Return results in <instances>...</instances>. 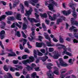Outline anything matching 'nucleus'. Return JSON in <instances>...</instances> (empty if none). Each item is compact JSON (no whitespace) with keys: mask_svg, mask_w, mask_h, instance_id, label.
I'll list each match as a JSON object with an SVG mask.
<instances>
[{"mask_svg":"<svg viewBox=\"0 0 78 78\" xmlns=\"http://www.w3.org/2000/svg\"><path fill=\"white\" fill-rule=\"evenodd\" d=\"M60 64L58 63V61H55V62L58 67H60L61 66L62 67H67L69 66L68 64L64 62V60L62 58L59 59Z\"/></svg>","mask_w":78,"mask_h":78,"instance_id":"obj_1","label":"nucleus"},{"mask_svg":"<svg viewBox=\"0 0 78 78\" xmlns=\"http://www.w3.org/2000/svg\"><path fill=\"white\" fill-rule=\"evenodd\" d=\"M32 11H33V9H32V8L31 7H30V9L29 10V11L26 10V13L25 14V15L26 16H27V18L28 20L30 21V22H34L35 19L33 18H30V17H29V16H30L29 15H30V14H31Z\"/></svg>","mask_w":78,"mask_h":78,"instance_id":"obj_2","label":"nucleus"},{"mask_svg":"<svg viewBox=\"0 0 78 78\" xmlns=\"http://www.w3.org/2000/svg\"><path fill=\"white\" fill-rule=\"evenodd\" d=\"M57 47H62V48H63L64 51L63 52V53L64 54H66V55L68 56H72L73 55L72 54L70 53V52H69L67 51L66 50H67V49L66 48V47L65 46L60 44H57L56 45Z\"/></svg>","mask_w":78,"mask_h":78,"instance_id":"obj_3","label":"nucleus"},{"mask_svg":"<svg viewBox=\"0 0 78 78\" xmlns=\"http://www.w3.org/2000/svg\"><path fill=\"white\" fill-rule=\"evenodd\" d=\"M29 59L23 61L22 62V63L23 64L26 65V64H28V63H29V64H30V62H33L34 60V57L33 56L30 57H29Z\"/></svg>","mask_w":78,"mask_h":78,"instance_id":"obj_4","label":"nucleus"},{"mask_svg":"<svg viewBox=\"0 0 78 78\" xmlns=\"http://www.w3.org/2000/svg\"><path fill=\"white\" fill-rule=\"evenodd\" d=\"M15 66L16 68H15L11 67L10 68V71H12V72H14L15 71V70H16L19 71L20 69H23V67L22 66H20L19 65H15Z\"/></svg>","mask_w":78,"mask_h":78,"instance_id":"obj_5","label":"nucleus"},{"mask_svg":"<svg viewBox=\"0 0 78 78\" xmlns=\"http://www.w3.org/2000/svg\"><path fill=\"white\" fill-rule=\"evenodd\" d=\"M52 4H49L48 5V6L49 9V10H53V7L54 6V5L55 6H57V3L53 1L52 2Z\"/></svg>","mask_w":78,"mask_h":78,"instance_id":"obj_6","label":"nucleus"},{"mask_svg":"<svg viewBox=\"0 0 78 78\" xmlns=\"http://www.w3.org/2000/svg\"><path fill=\"white\" fill-rule=\"evenodd\" d=\"M53 56H52L53 58L55 59H58V57L59 56V52L58 51H54L52 53Z\"/></svg>","mask_w":78,"mask_h":78,"instance_id":"obj_7","label":"nucleus"},{"mask_svg":"<svg viewBox=\"0 0 78 78\" xmlns=\"http://www.w3.org/2000/svg\"><path fill=\"white\" fill-rule=\"evenodd\" d=\"M42 45L44 47H46V44L44 43H38L37 42L36 43V46L37 47H42Z\"/></svg>","mask_w":78,"mask_h":78,"instance_id":"obj_8","label":"nucleus"},{"mask_svg":"<svg viewBox=\"0 0 78 78\" xmlns=\"http://www.w3.org/2000/svg\"><path fill=\"white\" fill-rule=\"evenodd\" d=\"M71 23L72 25H76V26H78V22L76 21V20H75V19H74V18H71Z\"/></svg>","mask_w":78,"mask_h":78,"instance_id":"obj_9","label":"nucleus"},{"mask_svg":"<svg viewBox=\"0 0 78 78\" xmlns=\"http://www.w3.org/2000/svg\"><path fill=\"white\" fill-rule=\"evenodd\" d=\"M5 30H2L0 33V37L1 39H3L5 37Z\"/></svg>","mask_w":78,"mask_h":78,"instance_id":"obj_10","label":"nucleus"},{"mask_svg":"<svg viewBox=\"0 0 78 78\" xmlns=\"http://www.w3.org/2000/svg\"><path fill=\"white\" fill-rule=\"evenodd\" d=\"M38 0H31L29 1V2L33 6H35V3H37V2H38Z\"/></svg>","mask_w":78,"mask_h":78,"instance_id":"obj_11","label":"nucleus"},{"mask_svg":"<svg viewBox=\"0 0 78 78\" xmlns=\"http://www.w3.org/2000/svg\"><path fill=\"white\" fill-rule=\"evenodd\" d=\"M56 17H57V16H56V14H54L53 17H52L50 15H49V19H50L52 21L55 20L56 19Z\"/></svg>","mask_w":78,"mask_h":78,"instance_id":"obj_12","label":"nucleus"},{"mask_svg":"<svg viewBox=\"0 0 78 78\" xmlns=\"http://www.w3.org/2000/svg\"><path fill=\"white\" fill-rule=\"evenodd\" d=\"M62 13H63L64 15L65 16H67V15H69L71 13V10L70 9L68 10L67 11H63L62 12Z\"/></svg>","mask_w":78,"mask_h":78,"instance_id":"obj_13","label":"nucleus"},{"mask_svg":"<svg viewBox=\"0 0 78 78\" xmlns=\"http://www.w3.org/2000/svg\"><path fill=\"white\" fill-rule=\"evenodd\" d=\"M47 74L48 76H54V74H53L52 71H50V70H49V71L47 72Z\"/></svg>","mask_w":78,"mask_h":78,"instance_id":"obj_14","label":"nucleus"},{"mask_svg":"<svg viewBox=\"0 0 78 78\" xmlns=\"http://www.w3.org/2000/svg\"><path fill=\"white\" fill-rule=\"evenodd\" d=\"M76 27H74V26H72V27L70 28L69 30H72V29H73V31L74 32V33H76L77 31H78V29H76Z\"/></svg>","mask_w":78,"mask_h":78,"instance_id":"obj_15","label":"nucleus"},{"mask_svg":"<svg viewBox=\"0 0 78 78\" xmlns=\"http://www.w3.org/2000/svg\"><path fill=\"white\" fill-rule=\"evenodd\" d=\"M19 2H20V1H16L15 0V1L13 3V8H15V7H17V5L19 3Z\"/></svg>","mask_w":78,"mask_h":78,"instance_id":"obj_16","label":"nucleus"},{"mask_svg":"<svg viewBox=\"0 0 78 78\" xmlns=\"http://www.w3.org/2000/svg\"><path fill=\"white\" fill-rule=\"evenodd\" d=\"M15 25L19 28H21V25H20L17 23H13V24L11 26V28H15Z\"/></svg>","mask_w":78,"mask_h":78,"instance_id":"obj_17","label":"nucleus"},{"mask_svg":"<svg viewBox=\"0 0 78 78\" xmlns=\"http://www.w3.org/2000/svg\"><path fill=\"white\" fill-rule=\"evenodd\" d=\"M45 38L46 39H48L49 40V41H51V39H50V37L48 36V34H47V33H44V35Z\"/></svg>","mask_w":78,"mask_h":78,"instance_id":"obj_18","label":"nucleus"},{"mask_svg":"<svg viewBox=\"0 0 78 78\" xmlns=\"http://www.w3.org/2000/svg\"><path fill=\"white\" fill-rule=\"evenodd\" d=\"M21 12L22 13H24V7L22 4H21L20 6Z\"/></svg>","mask_w":78,"mask_h":78,"instance_id":"obj_19","label":"nucleus"},{"mask_svg":"<svg viewBox=\"0 0 78 78\" xmlns=\"http://www.w3.org/2000/svg\"><path fill=\"white\" fill-rule=\"evenodd\" d=\"M21 42L23 43V47H24L25 44H27V41L26 39L24 38H22L21 40Z\"/></svg>","mask_w":78,"mask_h":78,"instance_id":"obj_20","label":"nucleus"},{"mask_svg":"<svg viewBox=\"0 0 78 78\" xmlns=\"http://www.w3.org/2000/svg\"><path fill=\"white\" fill-rule=\"evenodd\" d=\"M12 54L8 53V56L9 57H11L12 56H16V53H14V52H12Z\"/></svg>","mask_w":78,"mask_h":78,"instance_id":"obj_21","label":"nucleus"},{"mask_svg":"<svg viewBox=\"0 0 78 78\" xmlns=\"http://www.w3.org/2000/svg\"><path fill=\"white\" fill-rule=\"evenodd\" d=\"M1 23L2 25H1V28L2 29H4L5 26L6 25V23L3 22H1Z\"/></svg>","mask_w":78,"mask_h":78,"instance_id":"obj_22","label":"nucleus"},{"mask_svg":"<svg viewBox=\"0 0 78 78\" xmlns=\"http://www.w3.org/2000/svg\"><path fill=\"white\" fill-rule=\"evenodd\" d=\"M5 78H12V76L11 75V74L9 73H7V76H5Z\"/></svg>","mask_w":78,"mask_h":78,"instance_id":"obj_23","label":"nucleus"},{"mask_svg":"<svg viewBox=\"0 0 78 78\" xmlns=\"http://www.w3.org/2000/svg\"><path fill=\"white\" fill-rule=\"evenodd\" d=\"M16 18L17 20H22V19L21 18V16H20V14H19L17 15Z\"/></svg>","mask_w":78,"mask_h":78,"instance_id":"obj_24","label":"nucleus"},{"mask_svg":"<svg viewBox=\"0 0 78 78\" xmlns=\"http://www.w3.org/2000/svg\"><path fill=\"white\" fill-rule=\"evenodd\" d=\"M5 17H6V16L5 15H3L0 17V21H2L5 19Z\"/></svg>","mask_w":78,"mask_h":78,"instance_id":"obj_25","label":"nucleus"},{"mask_svg":"<svg viewBox=\"0 0 78 78\" xmlns=\"http://www.w3.org/2000/svg\"><path fill=\"white\" fill-rule=\"evenodd\" d=\"M40 16L41 17H44V18H47V14L45 13H44V14H41Z\"/></svg>","mask_w":78,"mask_h":78,"instance_id":"obj_26","label":"nucleus"},{"mask_svg":"<svg viewBox=\"0 0 78 78\" xmlns=\"http://www.w3.org/2000/svg\"><path fill=\"white\" fill-rule=\"evenodd\" d=\"M48 57L45 56L43 57H42L41 59H42V61H43V62H44L45 61H46V59H48Z\"/></svg>","mask_w":78,"mask_h":78,"instance_id":"obj_27","label":"nucleus"},{"mask_svg":"<svg viewBox=\"0 0 78 78\" xmlns=\"http://www.w3.org/2000/svg\"><path fill=\"white\" fill-rule=\"evenodd\" d=\"M67 71V70L66 69H62L60 70L61 73H64Z\"/></svg>","mask_w":78,"mask_h":78,"instance_id":"obj_28","label":"nucleus"},{"mask_svg":"<svg viewBox=\"0 0 78 78\" xmlns=\"http://www.w3.org/2000/svg\"><path fill=\"white\" fill-rule=\"evenodd\" d=\"M59 37H60V42H61V43H63V42H64V39L62 38V37L60 36Z\"/></svg>","mask_w":78,"mask_h":78,"instance_id":"obj_29","label":"nucleus"},{"mask_svg":"<svg viewBox=\"0 0 78 78\" xmlns=\"http://www.w3.org/2000/svg\"><path fill=\"white\" fill-rule=\"evenodd\" d=\"M62 19H58L57 20L56 24H57V25H59V23H60V22H62Z\"/></svg>","mask_w":78,"mask_h":78,"instance_id":"obj_30","label":"nucleus"},{"mask_svg":"<svg viewBox=\"0 0 78 78\" xmlns=\"http://www.w3.org/2000/svg\"><path fill=\"white\" fill-rule=\"evenodd\" d=\"M36 75V73L34 72L31 74V78H35V76Z\"/></svg>","mask_w":78,"mask_h":78,"instance_id":"obj_31","label":"nucleus"},{"mask_svg":"<svg viewBox=\"0 0 78 78\" xmlns=\"http://www.w3.org/2000/svg\"><path fill=\"white\" fill-rule=\"evenodd\" d=\"M66 76H67V74H63L62 73H61L60 74V78H64V77Z\"/></svg>","mask_w":78,"mask_h":78,"instance_id":"obj_32","label":"nucleus"},{"mask_svg":"<svg viewBox=\"0 0 78 78\" xmlns=\"http://www.w3.org/2000/svg\"><path fill=\"white\" fill-rule=\"evenodd\" d=\"M53 73L57 75H58L59 74V72L57 70L54 71L53 72Z\"/></svg>","mask_w":78,"mask_h":78,"instance_id":"obj_33","label":"nucleus"},{"mask_svg":"<svg viewBox=\"0 0 78 78\" xmlns=\"http://www.w3.org/2000/svg\"><path fill=\"white\" fill-rule=\"evenodd\" d=\"M27 26L25 24V23H24L23 24V27L22 28L23 30H25L27 29Z\"/></svg>","mask_w":78,"mask_h":78,"instance_id":"obj_34","label":"nucleus"},{"mask_svg":"<svg viewBox=\"0 0 78 78\" xmlns=\"http://www.w3.org/2000/svg\"><path fill=\"white\" fill-rule=\"evenodd\" d=\"M28 39H29L30 41H32L33 40H34V39H36V37H31V39L30 37H28Z\"/></svg>","mask_w":78,"mask_h":78,"instance_id":"obj_35","label":"nucleus"},{"mask_svg":"<svg viewBox=\"0 0 78 78\" xmlns=\"http://www.w3.org/2000/svg\"><path fill=\"white\" fill-rule=\"evenodd\" d=\"M3 68L4 70H5V71H6L7 72L8 71V66H7V65H4Z\"/></svg>","mask_w":78,"mask_h":78,"instance_id":"obj_36","label":"nucleus"},{"mask_svg":"<svg viewBox=\"0 0 78 78\" xmlns=\"http://www.w3.org/2000/svg\"><path fill=\"white\" fill-rule=\"evenodd\" d=\"M42 27L44 28V31H46L47 28H46V26L45 25V24L44 23H42Z\"/></svg>","mask_w":78,"mask_h":78,"instance_id":"obj_37","label":"nucleus"},{"mask_svg":"<svg viewBox=\"0 0 78 78\" xmlns=\"http://www.w3.org/2000/svg\"><path fill=\"white\" fill-rule=\"evenodd\" d=\"M26 69L29 71H30V70H31L33 69V68L30 67L29 66H28L26 67Z\"/></svg>","mask_w":78,"mask_h":78,"instance_id":"obj_38","label":"nucleus"},{"mask_svg":"<svg viewBox=\"0 0 78 78\" xmlns=\"http://www.w3.org/2000/svg\"><path fill=\"white\" fill-rule=\"evenodd\" d=\"M46 44L48 47H51V42L47 41L46 42Z\"/></svg>","mask_w":78,"mask_h":78,"instance_id":"obj_39","label":"nucleus"},{"mask_svg":"<svg viewBox=\"0 0 78 78\" xmlns=\"http://www.w3.org/2000/svg\"><path fill=\"white\" fill-rule=\"evenodd\" d=\"M72 61V59L70 58L68 61V62L70 63V65H72L73 64V62Z\"/></svg>","mask_w":78,"mask_h":78,"instance_id":"obj_40","label":"nucleus"},{"mask_svg":"<svg viewBox=\"0 0 78 78\" xmlns=\"http://www.w3.org/2000/svg\"><path fill=\"white\" fill-rule=\"evenodd\" d=\"M73 16L74 17L75 19H76V12H75V11H73Z\"/></svg>","mask_w":78,"mask_h":78,"instance_id":"obj_41","label":"nucleus"},{"mask_svg":"<svg viewBox=\"0 0 78 78\" xmlns=\"http://www.w3.org/2000/svg\"><path fill=\"white\" fill-rule=\"evenodd\" d=\"M16 36H17L18 37H20V34L19 31H17L16 34H15Z\"/></svg>","mask_w":78,"mask_h":78,"instance_id":"obj_42","label":"nucleus"},{"mask_svg":"<svg viewBox=\"0 0 78 78\" xmlns=\"http://www.w3.org/2000/svg\"><path fill=\"white\" fill-rule=\"evenodd\" d=\"M37 52L36 51V50H34V56L35 58H37V54H36Z\"/></svg>","mask_w":78,"mask_h":78,"instance_id":"obj_43","label":"nucleus"},{"mask_svg":"<svg viewBox=\"0 0 78 78\" xmlns=\"http://www.w3.org/2000/svg\"><path fill=\"white\" fill-rule=\"evenodd\" d=\"M18 62H19V60H14L13 61V63L14 64H18Z\"/></svg>","mask_w":78,"mask_h":78,"instance_id":"obj_44","label":"nucleus"},{"mask_svg":"<svg viewBox=\"0 0 78 78\" xmlns=\"http://www.w3.org/2000/svg\"><path fill=\"white\" fill-rule=\"evenodd\" d=\"M71 73H72V71L70 70V71H69L68 72L66 73V75L67 76V75H70V74H71Z\"/></svg>","mask_w":78,"mask_h":78,"instance_id":"obj_45","label":"nucleus"},{"mask_svg":"<svg viewBox=\"0 0 78 78\" xmlns=\"http://www.w3.org/2000/svg\"><path fill=\"white\" fill-rule=\"evenodd\" d=\"M27 55H25L22 56V59H27Z\"/></svg>","mask_w":78,"mask_h":78,"instance_id":"obj_46","label":"nucleus"},{"mask_svg":"<svg viewBox=\"0 0 78 78\" xmlns=\"http://www.w3.org/2000/svg\"><path fill=\"white\" fill-rule=\"evenodd\" d=\"M28 3H29V2L28 1H26L25 2L24 4L25 5H26V6H29Z\"/></svg>","mask_w":78,"mask_h":78,"instance_id":"obj_47","label":"nucleus"},{"mask_svg":"<svg viewBox=\"0 0 78 78\" xmlns=\"http://www.w3.org/2000/svg\"><path fill=\"white\" fill-rule=\"evenodd\" d=\"M37 51H38V56H42V55H43V54H42V53L39 51L38 50H37Z\"/></svg>","mask_w":78,"mask_h":78,"instance_id":"obj_48","label":"nucleus"},{"mask_svg":"<svg viewBox=\"0 0 78 78\" xmlns=\"http://www.w3.org/2000/svg\"><path fill=\"white\" fill-rule=\"evenodd\" d=\"M0 46L2 48L3 50H4V47L2 44V41H0Z\"/></svg>","mask_w":78,"mask_h":78,"instance_id":"obj_49","label":"nucleus"},{"mask_svg":"<svg viewBox=\"0 0 78 78\" xmlns=\"http://www.w3.org/2000/svg\"><path fill=\"white\" fill-rule=\"evenodd\" d=\"M49 50L50 52H52L54 50L53 48H49Z\"/></svg>","mask_w":78,"mask_h":78,"instance_id":"obj_50","label":"nucleus"},{"mask_svg":"<svg viewBox=\"0 0 78 78\" xmlns=\"http://www.w3.org/2000/svg\"><path fill=\"white\" fill-rule=\"evenodd\" d=\"M24 51L25 52H26V53H30V51H29V50H28V49L27 48H25Z\"/></svg>","mask_w":78,"mask_h":78,"instance_id":"obj_51","label":"nucleus"},{"mask_svg":"<svg viewBox=\"0 0 78 78\" xmlns=\"http://www.w3.org/2000/svg\"><path fill=\"white\" fill-rule=\"evenodd\" d=\"M47 67L48 70H50V69H52V67H51L47 65Z\"/></svg>","mask_w":78,"mask_h":78,"instance_id":"obj_52","label":"nucleus"},{"mask_svg":"<svg viewBox=\"0 0 78 78\" xmlns=\"http://www.w3.org/2000/svg\"><path fill=\"white\" fill-rule=\"evenodd\" d=\"M23 73L24 75H26V74H27V72H25V70L24 69L23 70Z\"/></svg>","mask_w":78,"mask_h":78,"instance_id":"obj_53","label":"nucleus"},{"mask_svg":"<svg viewBox=\"0 0 78 78\" xmlns=\"http://www.w3.org/2000/svg\"><path fill=\"white\" fill-rule=\"evenodd\" d=\"M53 40L55 42H57L58 41V40H57V39H56L55 37L53 38Z\"/></svg>","mask_w":78,"mask_h":78,"instance_id":"obj_54","label":"nucleus"},{"mask_svg":"<svg viewBox=\"0 0 78 78\" xmlns=\"http://www.w3.org/2000/svg\"><path fill=\"white\" fill-rule=\"evenodd\" d=\"M6 54V53L4 52V51L2 50V53L0 54V55H4Z\"/></svg>","mask_w":78,"mask_h":78,"instance_id":"obj_55","label":"nucleus"},{"mask_svg":"<svg viewBox=\"0 0 78 78\" xmlns=\"http://www.w3.org/2000/svg\"><path fill=\"white\" fill-rule=\"evenodd\" d=\"M35 15L36 17V19L38 20H39V15H37L36 13H35Z\"/></svg>","mask_w":78,"mask_h":78,"instance_id":"obj_56","label":"nucleus"},{"mask_svg":"<svg viewBox=\"0 0 78 78\" xmlns=\"http://www.w3.org/2000/svg\"><path fill=\"white\" fill-rule=\"evenodd\" d=\"M34 69L36 71H40V70L39 69V67L34 68Z\"/></svg>","mask_w":78,"mask_h":78,"instance_id":"obj_57","label":"nucleus"},{"mask_svg":"<svg viewBox=\"0 0 78 78\" xmlns=\"http://www.w3.org/2000/svg\"><path fill=\"white\" fill-rule=\"evenodd\" d=\"M35 25H36V27H40L41 24L40 23H37L35 24Z\"/></svg>","mask_w":78,"mask_h":78,"instance_id":"obj_58","label":"nucleus"},{"mask_svg":"<svg viewBox=\"0 0 78 78\" xmlns=\"http://www.w3.org/2000/svg\"><path fill=\"white\" fill-rule=\"evenodd\" d=\"M39 41H42V38H43V37L41 36H39Z\"/></svg>","mask_w":78,"mask_h":78,"instance_id":"obj_59","label":"nucleus"},{"mask_svg":"<svg viewBox=\"0 0 78 78\" xmlns=\"http://www.w3.org/2000/svg\"><path fill=\"white\" fill-rule=\"evenodd\" d=\"M41 51L43 53H45V49H42L41 50Z\"/></svg>","mask_w":78,"mask_h":78,"instance_id":"obj_60","label":"nucleus"},{"mask_svg":"<svg viewBox=\"0 0 78 78\" xmlns=\"http://www.w3.org/2000/svg\"><path fill=\"white\" fill-rule=\"evenodd\" d=\"M20 50H23V46H22V44H20Z\"/></svg>","mask_w":78,"mask_h":78,"instance_id":"obj_61","label":"nucleus"},{"mask_svg":"<svg viewBox=\"0 0 78 78\" xmlns=\"http://www.w3.org/2000/svg\"><path fill=\"white\" fill-rule=\"evenodd\" d=\"M73 42L74 43H78V40H76V39H74L73 40Z\"/></svg>","mask_w":78,"mask_h":78,"instance_id":"obj_62","label":"nucleus"},{"mask_svg":"<svg viewBox=\"0 0 78 78\" xmlns=\"http://www.w3.org/2000/svg\"><path fill=\"white\" fill-rule=\"evenodd\" d=\"M1 2L2 3L3 5L4 6H5V5H6V2H4V1H1Z\"/></svg>","mask_w":78,"mask_h":78,"instance_id":"obj_63","label":"nucleus"},{"mask_svg":"<svg viewBox=\"0 0 78 78\" xmlns=\"http://www.w3.org/2000/svg\"><path fill=\"white\" fill-rule=\"evenodd\" d=\"M25 78H30V75L29 74H27Z\"/></svg>","mask_w":78,"mask_h":78,"instance_id":"obj_64","label":"nucleus"}]
</instances>
